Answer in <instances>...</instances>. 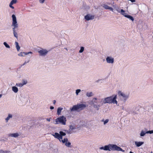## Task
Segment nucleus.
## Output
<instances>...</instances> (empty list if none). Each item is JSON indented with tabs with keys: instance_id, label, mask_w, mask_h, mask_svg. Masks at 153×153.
I'll return each instance as SVG.
<instances>
[{
	"instance_id": "nucleus-42",
	"label": "nucleus",
	"mask_w": 153,
	"mask_h": 153,
	"mask_svg": "<svg viewBox=\"0 0 153 153\" xmlns=\"http://www.w3.org/2000/svg\"><path fill=\"white\" fill-rule=\"evenodd\" d=\"M129 109V108H128L127 109H125V110L127 111H128Z\"/></svg>"
},
{
	"instance_id": "nucleus-18",
	"label": "nucleus",
	"mask_w": 153,
	"mask_h": 153,
	"mask_svg": "<svg viewBox=\"0 0 153 153\" xmlns=\"http://www.w3.org/2000/svg\"><path fill=\"white\" fill-rule=\"evenodd\" d=\"M144 143V142H137L135 141V144L136 145V146L139 147L141 146Z\"/></svg>"
},
{
	"instance_id": "nucleus-34",
	"label": "nucleus",
	"mask_w": 153,
	"mask_h": 153,
	"mask_svg": "<svg viewBox=\"0 0 153 153\" xmlns=\"http://www.w3.org/2000/svg\"><path fill=\"white\" fill-rule=\"evenodd\" d=\"M8 152L7 151H4L2 150H0V153H7Z\"/></svg>"
},
{
	"instance_id": "nucleus-29",
	"label": "nucleus",
	"mask_w": 153,
	"mask_h": 153,
	"mask_svg": "<svg viewBox=\"0 0 153 153\" xmlns=\"http://www.w3.org/2000/svg\"><path fill=\"white\" fill-rule=\"evenodd\" d=\"M3 44L6 48H10V46L6 42H4L3 43Z\"/></svg>"
},
{
	"instance_id": "nucleus-24",
	"label": "nucleus",
	"mask_w": 153,
	"mask_h": 153,
	"mask_svg": "<svg viewBox=\"0 0 153 153\" xmlns=\"http://www.w3.org/2000/svg\"><path fill=\"white\" fill-rule=\"evenodd\" d=\"M15 45L18 51H19L20 49V47L19 45V43L17 42H15Z\"/></svg>"
},
{
	"instance_id": "nucleus-48",
	"label": "nucleus",
	"mask_w": 153,
	"mask_h": 153,
	"mask_svg": "<svg viewBox=\"0 0 153 153\" xmlns=\"http://www.w3.org/2000/svg\"><path fill=\"white\" fill-rule=\"evenodd\" d=\"M122 109H124V108L123 107H122Z\"/></svg>"
},
{
	"instance_id": "nucleus-31",
	"label": "nucleus",
	"mask_w": 153,
	"mask_h": 153,
	"mask_svg": "<svg viewBox=\"0 0 153 153\" xmlns=\"http://www.w3.org/2000/svg\"><path fill=\"white\" fill-rule=\"evenodd\" d=\"M81 91V90L80 89H78L76 90V95H78L79 93Z\"/></svg>"
},
{
	"instance_id": "nucleus-32",
	"label": "nucleus",
	"mask_w": 153,
	"mask_h": 153,
	"mask_svg": "<svg viewBox=\"0 0 153 153\" xmlns=\"http://www.w3.org/2000/svg\"><path fill=\"white\" fill-rule=\"evenodd\" d=\"M18 55L20 56H24V55L23 53V52H21L20 53L18 54Z\"/></svg>"
},
{
	"instance_id": "nucleus-44",
	"label": "nucleus",
	"mask_w": 153,
	"mask_h": 153,
	"mask_svg": "<svg viewBox=\"0 0 153 153\" xmlns=\"http://www.w3.org/2000/svg\"><path fill=\"white\" fill-rule=\"evenodd\" d=\"M28 54H30V53L32 54L33 53L32 52H28Z\"/></svg>"
},
{
	"instance_id": "nucleus-40",
	"label": "nucleus",
	"mask_w": 153,
	"mask_h": 153,
	"mask_svg": "<svg viewBox=\"0 0 153 153\" xmlns=\"http://www.w3.org/2000/svg\"><path fill=\"white\" fill-rule=\"evenodd\" d=\"M46 120L48 122H50L51 120V118H47L46 119Z\"/></svg>"
},
{
	"instance_id": "nucleus-30",
	"label": "nucleus",
	"mask_w": 153,
	"mask_h": 153,
	"mask_svg": "<svg viewBox=\"0 0 153 153\" xmlns=\"http://www.w3.org/2000/svg\"><path fill=\"white\" fill-rule=\"evenodd\" d=\"M84 48L83 47H80V50L79 51V53H82L84 51Z\"/></svg>"
},
{
	"instance_id": "nucleus-26",
	"label": "nucleus",
	"mask_w": 153,
	"mask_h": 153,
	"mask_svg": "<svg viewBox=\"0 0 153 153\" xmlns=\"http://www.w3.org/2000/svg\"><path fill=\"white\" fill-rule=\"evenodd\" d=\"M126 17L132 21H133L134 20V18L132 16L130 15H127L126 16Z\"/></svg>"
},
{
	"instance_id": "nucleus-13",
	"label": "nucleus",
	"mask_w": 153,
	"mask_h": 153,
	"mask_svg": "<svg viewBox=\"0 0 153 153\" xmlns=\"http://www.w3.org/2000/svg\"><path fill=\"white\" fill-rule=\"evenodd\" d=\"M13 115L12 114L9 113L7 115V117L5 119V120L6 123H7L8 121L13 118Z\"/></svg>"
},
{
	"instance_id": "nucleus-21",
	"label": "nucleus",
	"mask_w": 153,
	"mask_h": 153,
	"mask_svg": "<svg viewBox=\"0 0 153 153\" xmlns=\"http://www.w3.org/2000/svg\"><path fill=\"white\" fill-rule=\"evenodd\" d=\"M86 95L88 97H91L94 95V94L92 92H87L86 93Z\"/></svg>"
},
{
	"instance_id": "nucleus-16",
	"label": "nucleus",
	"mask_w": 153,
	"mask_h": 153,
	"mask_svg": "<svg viewBox=\"0 0 153 153\" xmlns=\"http://www.w3.org/2000/svg\"><path fill=\"white\" fill-rule=\"evenodd\" d=\"M75 129V128L72 126H70V129L67 132L68 134H71L73 132V130Z\"/></svg>"
},
{
	"instance_id": "nucleus-9",
	"label": "nucleus",
	"mask_w": 153,
	"mask_h": 153,
	"mask_svg": "<svg viewBox=\"0 0 153 153\" xmlns=\"http://www.w3.org/2000/svg\"><path fill=\"white\" fill-rule=\"evenodd\" d=\"M106 61L108 64H112L114 63V58L112 56H108L106 58Z\"/></svg>"
},
{
	"instance_id": "nucleus-15",
	"label": "nucleus",
	"mask_w": 153,
	"mask_h": 153,
	"mask_svg": "<svg viewBox=\"0 0 153 153\" xmlns=\"http://www.w3.org/2000/svg\"><path fill=\"white\" fill-rule=\"evenodd\" d=\"M19 136V134L18 133H10L8 134L9 137H17Z\"/></svg>"
},
{
	"instance_id": "nucleus-37",
	"label": "nucleus",
	"mask_w": 153,
	"mask_h": 153,
	"mask_svg": "<svg viewBox=\"0 0 153 153\" xmlns=\"http://www.w3.org/2000/svg\"><path fill=\"white\" fill-rule=\"evenodd\" d=\"M23 53H24V56L25 55H27V54H28V52H23Z\"/></svg>"
},
{
	"instance_id": "nucleus-5",
	"label": "nucleus",
	"mask_w": 153,
	"mask_h": 153,
	"mask_svg": "<svg viewBox=\"0 0 153 153\" xmlns=\"http://www.w3.org/2000/svg\"><path fill=\"white\" fill-rule=\"evenodd\" d=\"M86 107L85 104H77L76 105H74L72 108H70V110L71 112L82 110L85 108Z\"/></svg>"
},
{
	"instance_id": "nucleus-3",
	"label": "nucleus",
	"mask_w": 153,
	"mask_h": 153,
	"mask_svg": "<svg viewBox=\"0 0 153 153\" xmlns=\"http://www.w3.org/2000/svg\"><path fill=\"white\" fill-rule=\"evenodd\" d=\"M100 149L103 150L105 151H117L124 152V150H123L120 147L116 145L112 144H109L108 145H105L104 146L100 147Z\"/></svg>"
},
{
	"instance_id": "nucleus-17",
	"label": "nucleus",
	"mask_w": 153,
	"mask_h": 153,
	"mask_svg": "<svg viewBox=\"0 0 153 153\" xmlns=\"http://www.w3.org/2000/svg\"><path fill=\"white\" fill-rule=\"evenodd\" d=\"M63 108L61 107L58 108L57 109V114L58 115H61V113L62 110H63Z\"/></svg>"
},
{
	"instance_id": "nucleus-2",
	"label": "nucleus",
	"mask_w": 153,
	"mask_h": 153,
	"mask_svg": "<svg viewBox=\"0 0 153 153\" xmlns=\"http://www.w3.org/2000/svg\"><path fill=\"white\" fill-rule=\"evenodd\" d=\"M117 95L114 94L111 96L105 97L103 99H102L100 102L103 104L106 103H113L117 105L118 102L117 100Z\"/></svg>"
},
{
	"instance_id": "nucleus-49",
	"label": "nucleus",
	"mask_w": 153,
	"mask_h": 153,
	"mask_svg": "<svg viewBox=\"0 0 153 153\" xmlns=\"http://www.w3.org/2000/svg\"><path fill=\"white\" fill-rule=\"evenodd\" d=\"M152 153V152H151V153Z\"/></svg>"
},
{
	"instance_id": "nucleus-8",
	"label": "nucleus",
	"mask_w": 153,
	"mask_h": 153,
	"mask_svg": "<svg viewBox=\"0 0 153 153\" xmlns=\"http://www.w3.org/2000/svg\"><path fill=\"white\" fill-rule=\"evenodd\" d=\"M12 22L11 24V26L13 27L12 28L16 29L18 27V24L16 18L14 14L12 15Z\"/></svg>"
},
{
	"instance_id": "nucleus-20",
	"label": "nucleus",
	"mask_w": 153,
	"mask_h": 153,
	"mask_svg": "<svg viewBox=\"0 0 153 153\" xmlns=\"http://www.w3.org/2000/svg\"><path fill=\"white\" fill-rule=\"evenodd\" d=\"M12 89V91L15 93H17L18 91V88L16 86H13Z\"/></svg>"
},
{
	"instance_id": "nucleus-39",
	"label": "nucleus",
	"mask_w": 153,
	"mask_h": 153,
	"mask_svg": "<svg viewBox=\"0 0 153 153\" xmlns=\"http://www.w3.org/2000/svg\"><path fill=\"white\" fill-rule=\"evenodd\" d=\"M120 10L119 8L116 11H117L118 13H120Z\"/></svg>"
},
{
	"instance_id": "nucleus-10",
	"label": "nucleus",
	"mask_w": 153,
	"mask_h": 153,
	"mask_svg": "<svg viewBox=\"0 0 153 153\" xmlns=\"http://www.w3.org/2000/svg\"><path fill=\"white\" fill-rule=\"evenodd\" d=\"M39 53V55L42 56H46L48 52V51L46 49H42L41 50L38 51Z\"/></svg>"
},
{
	"instance_id": "nucleus-45",
	"label": "nucleus",
	"mask_w": 153,
	"mask_h": 153,
	"mask_svg": "<svg viewBox=\"0 0 153 153\" xmlns=\"http://www.w3.org/2000/svg\"><path fill=\"white\" fill-rule=\"evenodd\" d=\"M2 96V95L1 94H0V99L1 97Z\"/></svg>"
},
{
	"instance_id": "nucleus-41",
	"label": "nucleus",
	"mask_w": 153,
	"mask_h": 153,
	"mask_svg": "<svg viewBox=\"0 0 153 153\" xmlns=\"http://www.w3.org/2000/svg\"><path fill=\"white\" fill-rule=\"evenodd\" d=\"M50 108L51 109H54V107L53 106H51L50 107Z\"/></svg>"
},
{
	"instance_id": "nucleus-33",
	"label": "nucleus",
	"mask_w": 153,
	"mask_h": 153,
	"mask_svg": "<svg viewBox=\"0 0 153 153\" xmlns=\"http://www.w3.org/2000/svg\"><path fill=\"white\" fill-rule=\"evenodd\" d=\"M147 134H151L153 133V130L151 131H146V132Z\"/></svg>"
},
{
	"instance_id": "nucleus-14",
	"label": "nucleus",
	"mask_w": 153,
	"mask_h": 153,
	"mask_svg": "<svg viewBox=\"0 0 153 153\" xmlns=\"http://www.w3.org/2000/svg\"><path fill=\"white\" fill-rule=\"evenodd\" d=\"M103 7L106 9L109 10L112 12H114L113 9L111 7H109L106 4H104L103 5Z\"/></svg>"
},
{
	"instance_id": "nucleus-28",
	"label": "nucleus",
	"mask_w": 153,
	"mask_h": 153,
	"mask_svg": "<svg viewBox=\"0 0 153 153\" xmlns=\"http://www.w3.org/2000/svg\"><path fill=\"white\" fill-rule=\"evenodd\" d=\"M16 86L17 87H21L23 86L22 83H17L16 84Z\"/></svg>"
},
{
	"instance_id": "nucleus-47",
	"label": "nucleus",
	"mask_w": 153,
	"mask_h": 153,
	"mask_svg": "<svg viewBox=\"0 0 153 153\" xmlns=\"http://www.w3.org/2000/svg\"><path fill=\"white\" fill-rule=\"evenodd\" d=\"M129 153H134L133 152H132L131 151H130V152Z\"/></svg>"
},
{
	"instance_id": "nucleus-6",
	"label": "nucleus",
	"mask_w": 153,
	"mask_h": 153,
	"mask_svg": "<svg viewBox=\"0 0 153 153\" xmlns=\"http://www.w3.org/2000/svg\"><path fill=\"white\" fill-rule=\"evenodd\" d=\"M101 100L98 99L97 97H94L92 99L90 102V104L93 105L94 108H96L97 110H98L100 106L99 104H97L99 103H101Z\"/></svg>"
},
{
	"instance_id": "nucleus-11",
	"label": "nucleus",
	"mask_w": 153,
	"mask_h": 153,
	"mask_svg": "<svg viewBox=\"0 0 153 153\" xmlns=\"http://www.w3.org/2000/svg\"><path fill=\"white\" fill-rule=\"evenodd\" d=\"M85 19L87 21L93 20L94 18V16L92 14H88L84 17Z\"/></svg>"
},
{
	"instance_id": "nucleus-4",
	"label": "nucleus",
	"mask_w": 153,
	"mask_h": 153,
	"mask_svg": "<svg viewBox=\"0 0 153 153\" xmlns=\"http://www.w3.org/2000/svg\"><path fill=\"white\" fill-rule=\"evenodd\" d=\"M118 94L119 101L123 103H125L129 98V94L125 93L121 91H118Z\"/></svg>"
},
{
	"instance_id": "nucleus-36",
	"label": "nucleus",
	"mask_w": 153,
	"mask_h": 153,
	"mask_svg": "<svg viewBox=\"0 0 153 153\" xmlns=\"http://www.w3.org/2000/svg\"><path fill=\"white\" fill-rule=\"evenodd\" d=\"M114 9L117 10L119 8L117 6H114Z\"/></svg>"
},
{
	"instance_id": "nucleus-22",
	"label": "nucleus",
	"mask_w": 153,
	"mask_h": 153,
	"mask_svg": "<svg viewBox=\"0 0 153 153\" xmlns=\"http://www.w3.org/2000/svg\"><path fill=\"white\" fill-rule=\"evenodd\" d=\"M120 13L121 15H123L125 17L127 15V14L126 13L125 11L122 9L120 10Z\"/></svg>"
},
{
	"instance_id": "nucleus-43",
	"label": "nucleus",
	"mask_w": 153,
	"mask_h": 153,
	"mask_svg": "<svg viewBox=\"0 0 153 153\" xmlns=\"http://www.w3.org/2000/svg\"><path fill=\"white\" fill-rule=\"evenodd\" d=\"M56 100H53V103L54 104H55V103H56Z\"/></svg>"
},
{
	"instance_id": "nucleus-46",
	"label": "nucleus",
	"mask_w": 153,
	"mask_h": 153,
	"mask_svg": "<svg viewBox=\"0 0 153 153\" xmlns=\"http://www.w3.org/2000/svg\"><path fill=\"white\" fill-rule=\"evenodd\" d=\"M64 49H65V50H66L67 51H68V49H67V48H64Z\"/></svg>"
},
{
	"instance_id": "nucleus-27",
	"label": "nucleus",
	"mask_w": 153,
	"mask_h": 153,
	"mask_svg": "<svg viewBox=\"0 0 153 153\" xmlns=\"http://www.w3.org/2000/svg\"><path fill=\"white\" fill-rule=\"evenodd\" d=\"M21 83H22V84L23 86L24 85L26 84L27 83V81L26 80L23 79Z\"/></svg>"
},
{
	"instance_id": "nucleus-23",
	"label": "nucleus",
	"mask_w": 153,
	"mask_h": 153,
	"mask_svg": "<svg viewBox=\"0 0 153 153\" xmlns=\"http://www.w3.org/2000/svg\"><path fill=\"white\" fill-rule=\"evenodd\" d=\"M109 121V120L108 119H106L105 120L104 119H102L101 120V122H103V123L104 125H105L107 123H108Z\"/></svg>"
},
{
	"instance_id": "nucleus-25",
	"label": "nucleus",
	"mask_w": 153,
	"mask_h": 153,
	"mask_svg": "<svg viewBox=\"0 0 153 153\" xmlns=\"http://www.w3.org/2000/svg\"><path fill=\"white\" fill-rule=\"evenodd\" d=\"M146 131L142 130L140 133V136L141 137L144 136L146 134H147Z\"/></svg>"
},
{
	"instance_id": "nucleus-1",
	"label": "nucleus",
	"mask_w": 153,
	"mask_h": 153,
	"mask_svg": "<svg viewBox=\"0 0 153 153\" xmlns=\"http://www.w3.org/2000/svg\"><path fill=\"white\" fill-rule=\"evenodd\" d=\"M55 138L59 140V142L65 144V146L68 147H70L71 143L68 141L67 138H65L62 139L63 136H65L66 135V133L62 131H60L59 134L57 133H53L51 134Z\"/></svg>"
},
{
	"instance_id": "nucleus-19",
	"label": "nucleus",
	"mask_w": 153,
	"mask_h": 153,
	"mask_svg": "<svg viewBox=\"0 0 153 153\" xmlns=\"http://www.w3.org/2000/svg\"><path fill=\"white\" fill-rule=\"evenodd\" d=\"M12 30L13 32L14 36L17 39L18 38V35L15 29H14V28H12Z\"/></svg>"
},
{
	"instance_id": "nucleus-35",
	"label": "nucleus",
	"mask_w": 153,
	"mask_h": 153,
	"mask_svg": "<svg viewBox=\"0 0 153 153\" xmlns=\"http://www.w3.org/2000/svg\"><path fill=\"white\" fill-rule=\"evenodd\" d=\"M45 0H39V3L41 4L43 3L45 1Z\"/></svg>"
},
{
	"instance_id": "nucleus-12",
	"label": "nucleus",
	"mask_w": 153,
	"mask_h": 153,
	"mask_svg": "<svg viewBox=\"0 0 153 153\" xmlns=\"http://www.w3.org/2000/svg\"><path fill=\"white\" fill-rule=\"evenodd\" d=\"M17 2V0H12L9 4V7L12 9H14V7L13 6L14 4H16Z\"/></svg>"
},
{
	"instance_id": "nucleus-38",
	"label": "nucleus",
	"mask_w": 153,
	"mask_h": 153,
	"mask_svg": "<svg viewBox=\"0 0 153 153\" xmlns=\"http://www.w3.org/2000/svg\"><path fill=\"white\" fill-rule=\"evenodd\" d=\"M29 61H28L27 62H25L22 65V66H23L25 65L26 63H28L29 62Z\"/></svg>"
},
{
	"instance_id": "nucleus-7",
	"label": "nucleus",
	"mask_w": 153,
	"mask_h": 153,
	"mask_svg": "<svg viewBox=\"0 0 153 153\" xmlns=\"http://www.w3.org/2000/svg\"><path fill=\"white\" fill-rule=\"evenodd\" d=\"M66 121V118L64 116H62L56 118L53 123L55 124H61L62 125H65Z\"/></svg>"
}]
</instances>
